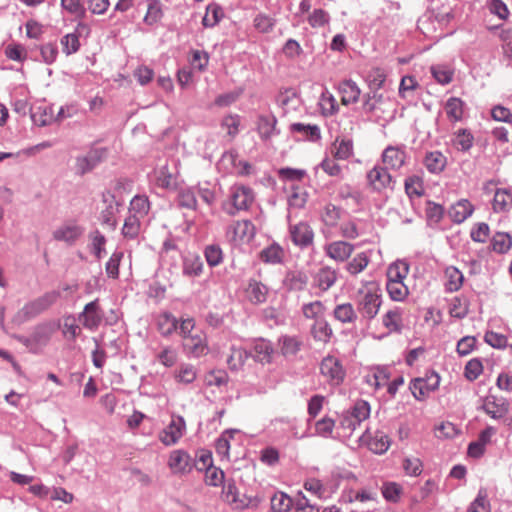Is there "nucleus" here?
Here are the masks:
<instances>
[{"instance_id": "nucleus-61", "label": "nucleus", "mask_w": 512, "mask_h": 512, "mask_svg": "<svg viewBox=\"0 0 512 512\" xmlns=\"http://www.w3.org/2000/svg\"><path fill=\"white\" fill-rule=\"evenodd\" d=\"M512 204V194L507 190L498 189L493 199V209L497 212L504 211L508 204Z\"/></svg>"}, {"instance_id": "nucleus-42", "label": "nucleus", "mask_w": 512, "mask_h": 512, "mask_svg": "<svg viewBox=\"0 0 512 512\" xmlns=\"http://www.w3.org/2000/svg\"><path fill=\"white\" fill-rule=\"evenodd\" d=\"M347 412L358 424H361L370 416V405L367 401L359 399Z\"/></svg>"}, {"instance_id": "nucleus-54", "label": "nucleus", "mask_w": 512, "mask_h": 512, "mask_svg": "<svg viewBox=\"0 0 512 512\" xmlns=\"http://www.w3.org/2000/svg\"><path fill=\"white\" fill-rule=\"evenodd\" d=\"M353 154V142L350 139L336 140L334 143V157L339 160H347Z\"/></svg>"}, {"instance_id": "nucleus-12", "label": "nucleus", "mask_w": 512, "mask_h": 512, "mask_svg": "<svg viewBox=\"0 0 512 512\" xmlns=\"http://www.w3.org/2000/svg\"><path fill=\"white\" fill-rule=\"evenodd\" d=\"M289 233L293 244L300 249H307L313 245L314 231L307 222L291 224Z\"/></svg>"}, {"instance_id": "nucleus-62", "label": "nucleus", "mask_w": 512, "mask_h": 512, "mask_svg": "<svg viewBox=\"0 0 512 512\" xmlns=\"http://www.w3.org/2000/svg\"><path fill=\"white\" fill-rule=\"evenodd\" d=\"M61 45L63 47V52L66 55L76 53L80 48L78 35L76 33L66 34L61 38Z\"/></svg>"}, {"instance_id": "nucleus-27", "label": "nucleus", "mask_w": 512, "mask_h": 512, "mask_svg": "<svg viewBox=\"0 0 512 512\" xmlns=\"http://www.w3.org/2000/svg\"><path fill=\"white\" fill-rule=\"evenodd\" d=\"M337 280V271L329 266L321 267L314 276V284L321 291L329 290Z\"/></svg>"}, {"instance_id": "nucleus-55", "label": "nucleus", "mask_w": 512, "mask_h": 512, "mask_svg": "<svg viewBox=\"0 0 512 512\" xmlns=\"http://www.w3.org/2000/svg\"><path fill=\"white\" fill-rule=\"evenodd\" d=\"M307 21L309 25L314 29L322 28L329 24L330 15L324 9H314L312 13L308 16Z\"/></svg>"}, {"instance_id": "nucleus-38", "label": "nucleus", "mask_w": 512, "mask_h": 512, "mask_svg": "<svg viewBox=\"0 0 512 512\" xmlns=\"http://www.w3.org/2000/svg\"><path fill=\"white\" fill-rule=\"evenodd\" d=\"M440 383V377L435 372L426 374L424 378L418 377V392L421 396L425 397L430 392L435 391Z\"/></svg>"}, {"instance_id": "nucleus-52", "label": "nucleus", "mask_w": 512, "mask_h": 512, "mask_svg": "<svg viewBox=\"0 0 512 512\" xmlns=\"http://www.w3.org/2000/svg\"><path fill=\"white\" fill-rule=\"evenodd\" d=\"M204 256L210 267H216L223 261V251L218 244L207 245L204 249Z\"/></svg>"}, {"instance_id": "nucleus-4", "label": "nucleus", "mask_w": 512, "mask_h": 512, "mask_svg": "<svg viewBox=\"0 0 512 512\" xmlns=\"http://www.w3.org/2000/svg\"><path fill=\"white\" fill-rule=\"evenodd\" d=\"M253 202L254 193L250 187L234 185L230 188L229 202L224 205V209L234 216L239 211L248 210Z\"/></svg>"}, {"instance_id": "nucleus-37", "label": "nucleus", "mask_w": 512, "mask_h": 512, "mask_svg": "<svg viewBox=\"0 0 512 512\" xmlns=\"http://www.w3.org/2000/svg\"><path fill=\"white\" fill-rule=\"evenodd\" d=\"M164 16L160 0H147V12L144 16V23L152 26L158 23Z\"/></svg>"}, {"instance_id": "nucleus-19", "label": "nucleus", "mask_w": 512, "mask_h": 512, "mask_svg": "<svg viewBox=\"0 0 512 512\" xmlns=\"http://www.w3.org/2000/svg\"><path fill=\"white\" fill-rule=\"evenodd\" d=\"M277 342L281 355L286 359H295L303 347V340L297 335H281Z\"/></svg>"}, {"instance_id": "nucleus-28", "label": "nucleus", "mask_w": 512, "mask_h": 512, "mask_svg": "<svg viewBox=\"0 0 512 512\" xmlns=\"http://www.w3.org/2000/svg\"><path fill=\"white\" fill-rule=\"evenodd\" d=\"M339 92L341 94V102L343 105L354 104L359 100L361 90L351 79L344 80L339 84Z\"/></svg>"}, {"instance_id": "nucleus-40", "label": "nucleus", "mask_w": 512, "mask_h": 512, "mask_svg": "<svg viewBox=\"0 0 512 512\" xmlns=\"http://www.w3.org/2000/svg\"><path fill=\"white\" fill-rule=\"evenodd\" d=\"M445 277L447 279L446 289L449 292L458 291L462 287L464 276L456 267L450 266L446 268Z\"/></svg>"}, {"instance_id": "nucleus-47", "label": "nucleus", "mask_w": 512, "mask_h": 512, "mask_svg": "<svg viewBox=\"0 0 512 512\" xmlns=\"http://www.w3.org/2000/svg\"><path fill=\"white\" fill-rule=\"evenodd\" d=\"M444 215V208L440 204L428 201L425 208V218L429 226H436Z\"/></svg>"}, {"instance_id": "nucleus-20", "label": "nucleus", "mask_w": 512, "mask_h": 512, "mask_svg": "<svg viewBox=\"0 0 512 512\" xmlns=\"http://www.w3.org/2000/svg\"><path fill=\"white\" fill-rule=\"evenodd\" d=\"M277 118L274 115L261 114L257 117L256 130L262 141H269L280 133L276 128Z\"/></svg>"}, {"instance_id": "nucleus-53", "label": "nucleus", "mask_w": 512, "mask_h": 512, "mask_svg": "<svg viewBox=\"0 0 512 512\" xmlns=\"http://www.w3.org/2000/svg\"><path fill=\"white\" fill-rule=\"evenodd\" d=\"M124 256L122 251H114L105 264V272L109 278L117 279L119 277V266Z\"/></svg>"}, {"instance_id": "nucleus-59", "label": "nucleus", "mask_w": 512, "mask_h": 512, "mask_svg": "<svg viewBox=\"0 0 512 512\" xmlns=\"http://www.w3.org/2000/svg\"><path fill=\"white\" fill-rule=\"evenodd\" d=\"M369 259L367 255L362 252L357 254L350 262L347 264V270L352 275H357L362 272L368 265Z\"/></svg>"}, {"instance_id": "nucleus-33", "label": "nucleus", "mask_w": 512, "mask_h": 512, "mask_svg": "<svg viewBox=\"0 0 512 512\" xmlns=\"http://www.w3.org/2000/svg\"><path fill=\"white\" fill-rule=\"evenodd\" d=\"M88 238L90 240L89 248L91 254H93L97 260L102 259L106 254L105 245L107 239L105 235L96 229L89 233Z\"/></svg>"}, {"instance_id": "nucleus-41", "label": "nucleus", "mask_w": 512, "mask_h": 512, "mask_svg": "<svg viewBox=\"0 0 512 512\" xmlns=\"http://www.w3.org/2000/svg\"><path fill=\"white\" fill-rule=\"evenodd\" d=\"M424 165L431 173H439L446 165V157L438 151L430 152L424 159Z\"/></svg>"}, {"instance_id": "nucleus-63", "label": "nucleus", "mask_w": 512, "mask_h": 512, "mask_svg": "<svg viewBox=\"0 0 512 512\" xmlns=\"http://www.w3.org/2000/svg\"><path fill=\"white\" fill-rule=\"evenodd\" d=\"M415 90L416 78L413 75L404 76L400 82L399 95L404 99L413 98Z\"/></svg>"}, {"instance_id": "nucleus-26", "label": "nucleus", "mask_w": 512, "mask_h": 512, "mask_svg": "<svg viewBox=\"0 0 512 512\" xmlns=\"http://www.w3.org/2000/svg\"><path fill=\"white\" fill-rule=\"evenodd\" d=\"M308 283V276L304 271H288L283 279V286L289 291H302Z\"/></svg>"}, {"instance_id": "nucleus-48", "label": "nucleus", "mask_w": 512, "mask_h": 512, "mask_svg": "<svg viewBox=\"0 0 512 512\" xmlns=\"http://www.w3.org/2000/svg\"><path fill=\"white\" fill-rule=\"evenodd\" d=\"M140 219L138 216L131 214L126 217L122 227V235L125 238L135 239L138 237L141 227Z\"/></svg>"}, {"instance_id": "nucleus-45", "label": "nucleus", "mask_w": 512, "mask_h": 512, "mask_svg": "<svg viewBox=\"0 0 512 512\" xmlns=\"http://www.w3.org/2000/svg\"><path fill=\"white\" fill-rule=\"evenodd\" d=\"M178 328V320L171 313L165 312L158 319V329L163 336H169Z\"/></svg>"}, {"instance_id": "nucleus-51", "label": "nucleus", "mask_w": 512, "mask_h": 512, "mask_svg": "<svg viewBox=\"0 0 512 512\" xmlns=\"http://www.w3.org/2000/svg\"><path fill=\"white\" fill-rule=\"evenodd\" d=\"M197 378V370L192 364H181L175 373V379L182 384H191Z\"/></svg>"}, {"instance_id": "nucleus-34", "label": "nucleus", "mask_w": 512, "mask_h": 512, "mask_svg": "<svg viewBox=\"0 0 512 512\" xmlns=\"http://www.w3.org/2000/svg\"><path fill=\"white\" fill-rule=\"evenodd\" d=\"M249 357L250 354L246 349L232 346L226 362L231 371H239Z\"/></svg>"}, {"instance_id": "nucleus-43", "label": "nucleus", "mask_w": 512, "mask_h": 512, "mask_svg": "<svg viewBox=\"0 0 512 512\" xmlns=\"http://www.w3.org/2000/svg\"><path fill=\"white\" fill-rule=\"evenodd\" d=\"M303 487L306 491H308L311 495L315 496L320 500L327 499L329 497L328 489L324 486V484L316 478H308Z\"/></svg>"}, {"instance_id": "nucleus-16", "label": "nucleus", "mask_w": 512, "mask_h": 512, "mask_svg": "<svg viewBox=\"0 0 512 512\" xmlns=\"http://www.w3.org/2000/svg\"><path fill=\"white\" fill-rule=\"evenodd\" d=\"M254 236L255 226L249 220L236 221L228 226L226 231V237L235 244L248 241Z\"/></svg>"}, {"instance_id": "nucleus-57", "label": "nucleus", "mask_w": 512, "mask_h": 512, "mask_svg": "<svg viewBox=\"0 0 512 512\" xmlns=\"http://www.w3.org/2000/svg\"><path fill=\"white\" fill-rule=\"evenodd\" d=\"M275 19L269 15L259 13L253 20L255 29L260 33H269L275 26Z\"/></svg>"}, {"instance_id": "nucleus-15", "label": "nucleus", "mask_w": 512, "mask_h": 512, "mask_svg": "<svg viewBox=\"0 0 512 512\" xmlns=\"http://www.w3.org/2000/svg\"><path fill=\"white\" fill-rule=\"evenodd\" d=\"M84 227L75 221L67 222L53 231V238L56 241L65 242L67 245H74L84 234Z\"/></svg>"}, {"instance_id": "nucleus-17", "label": "nucleus", "mask_w": 512, "mask_h": 512, "mask_svg": "<svg viewBox=\"0 0 512 512\" xmlns=\"http://www.w3.org/2000/svg\"><path fill=\"white\" fill-rule=\"evenodd\" d=\"M102 316L99 300L95 299L84 306L83 311L79 314V320L85 328L95 330L100 326Z\"/></svg>"}, {"instance_id": "nucleus-9", "label": "nucleus", "mask_w": 512, "mask_h": 512, "mask_svg": "<svg viewBox=\"0 0 512 512\" xmlns=\"http://www.w3.org/2000/svg\"><path fill=\"white\" fill-rule=\"evenodd\" d=\"M194 465H196L195 459L183 449L174 450L169 455L168 467L175 475H186L190 473Z\"/></svg>"}, {"instance_id": "nucleus-58", "label": "nucleus", "mask_w": 512, "mask_h": 512, "mask_svg": "<svg viewBox=\"0 0 512 512\" xmlns=\"http://www.w3.org/2000/svg\"><path fill=\"white\" fill-rule=\"evenodd\" d=\"M61 7L76 18H84L86 9L81 0H61Z\"/></svg>"}, {"instance_id": "nucleus-32", "label": "nucleus", "mask_w": 512, "mask_h": 512, "mask_svg": "<svg viewBox=\"0 0 512 512\" xmlns=\"http://www.w3.org/2000/svg\"><path fill=\"white\" fill-rule=\"evenodd\" d=\"M334 318L342 324H352L358 320V313L351 303H342L335 306Z\"/></svg>"}, {"instance_id": "nucleus-11", "label": "nucleus", "mask_w": 512, "mask_h": 512, "mask_svg": "<svg viewBox=\"0 0 512 512\" xmlns=\"http://www.w3.org/2000/svg\"><path fill=\"white\" fill-rule=\"evenodd\" d=\"M359 441L366 445L371 452L378 455L384 454L391 445L389 436L380 430H377L372 434L368 429H366L360 436Z\"/></svg>"}, {"instance_id": "nucleus-30", "label": "nucleus", "mask_w": 512, "mask_h": 512, "mask_svg": "<svg viewBox=\"0 0 512 512\" xmlns=\"http://www.w3.org/2000/svg\"><path fill=\"white\" fill-rule=\"evenodd\" d=\"M203 267V261L197 254H188L183 258L182 272L187 277H199Z\"/></svg>"}, {"instance_id": "nucleus-14", "label": "nucleus", "mask_w": 512, "mask_h": 512, "mask_svg": "<svg viewBox=\"0 0 512 512\" xmlns=\"http://www.w3.org/2000/svg\"><path fill=\"white\" fill-rule=\"evenodd\" d=\"M248 352L250 357H252L256 362L265 365L272 363L275 350L273 343L270 340L265 338H256L252 340L250 351Z\"/></svg>"}, {"instance_id": "nucleus-18", "label": "nucleus", "mask_w": 512, "mask_h": 512, "mask_svg": "<svg viewBox=\"0 0 512 512\" xmlns=\"http://www.w3.org/2000/svg\"><path fill=\"white\" fill-rule=\"evenodd\" d=\"M183 347L191 357L199 358L206 355L208 343L205 333L202 330H196L192 336L186 337Z\"/></svg>"}, {"instance_id": "nucleus-5", "label": "nucleus", "mask_w": 512, "mask_h": 512, "mask_svg": "<svg viewBox=\"0 0 512 512\" xmlns=\"http://www.w3.org/2000/svg\"><path fill=\"white\" fill-rule=\"evenodd\" d=\"M367 183L369 187L376 192H381L386 189H393L395 181L393 176L389 173V169L381 163L367 172Z\"/></svg>"}, {"instance_id": "nucleus-31", "label": "nucleus", "mask_w": 512, "mask_h": 512, "mask_svg": "<svg viewBox=\"0 0 512 512\" xmlns=\"http://www.w3.org/2000/svg\"><path fill=\"white\" fill-rule=\"evenodd\" d=\"M222 495L228 503L235 504L236 508H244L249 505L244 499L240 498L239 491L232 479L225 480L223 483Z\"/></svg>"}, {"instance_id": "nucleus-22", "label": "nucleus", "mask_w": 512, "mask_h": 512, "mask_svg": "<svg viewBox=\"0 0 512 512\" xmlns=\"http://www.w3.org/2000/svg\"><path fill=\"white\" fill-rule=\"evenodd\" d=\"M482 408L491 418L500 419L507 414L509 405L504 398L489 395L484 399Z\"/></svg>"}, {"instance_id": "nucleus-36", "label": "nucleus", "mask_w": 512, "mask_h": 512, "mask_svg": "<svg viewBox=\"0 0 512 512\" xmlns=\"http://www.w3.org/2000/svg\"><path fill=\"white\" fill-rule=\"evenodd\" d=\"M325 310L326 308L320 300L304 303L301 307L304 318L314 322L325 317Z\"/></svg>"}, {"instance_id": "nucleus-3", "label": "nucleus", "mask_w": 512, "mask_h": 512, "mask_svg": "<svg viewBox=\"0 0 512 512\" xmlns=\"http://www.w3.org/2000/svg\"><path fill=\"white\" fill-rule=\"evenodd\" d=\"M60 292L53 290L44 293L36 299L26 303L15 315L14 321L18 324L27 322L48 310L60 298Z\"/></svg>"}, {"instance_id": "nucleus-25", "label": "nucleus", "mask_w": 512, "mask_h": 512, "mask_svg": "<svg viewBox=\"0 0 512 512\" xmlns=\"http://www.w3.org/2000/svg\"><path fill=\"white\" fill-rule=\"evenodd\" d=\"M354 246L346 241H334L325 247L326 254L336 260L343 262L350 257Z\"/></svg>"}, {"instance_id": "nucleus-8", "label": "nucleus", "mask_w": 512, "mask_h": 512, "mask_svg": "<svg viewBox=\"0 0 512 512\" xmlns=\"http://www.w3.org/2000/svg\"><path fill=\"white\" fill-rule=\"evenodd\" d=\"M106 157V148H92L87 154L76 158L75 171L79 175H85L103 162Z\"/></svg>"}, {"instance_id": "nucleus-64", "label": "nucleus", "mask_w": 512, "mask_h": 512, "mask_svg": "<svg viewBox=\"0 0 512 512\" xmlns=\"http://www.w3.org/2000/svg\"><path fill=\"white\" fill-rule=\"evenodd\" d=\"M467 512H491L490 502L485 492L480 491L476 499L470 504Z\"/></svg>"}, {"instance_id": "nucleus-46", "label": "nucleus", "mask_w": 512, "mask_h": 512, "mask_svg": "<svg viewBox=\"0 0 512 512\" xmlns=\"http://www.w3.org/2000/svg\"><path fill=\"white\" fill-rule=\"evenodd\" d=\"M223 16V9L217 4H210L206 8L205 16L202 19L204 27L212 28L216 26Z\"/></svg>"}, {"instance_id": "nucleus-7", "label": "nucleus", "mask_w": 512, "mask_h": 512, "mask_svg": "<svg viewBox=\"0 0 512 512\" xmlns=\"http://www.w3.org/2000/svg\"><path fill=\"white\" fill-rule=\"evenodd\" d=\"M103 208L100 211L99 220L102 225L114 230L117 226L116 215L119 211L120 203L111 191L102 193Z\"/></svg>"}, {"instance_id": "nucleus-23", "label": "nucleus", "mask_w": 512, "mask_h": 512, "mask_svg": "<svg viewBox=\"0 0 512 512\" xmlns=\"http://www.w3.org/2000/svg\"><path fill=\"white\" fill-rule=\"evenodd\" d=\"M269 288L256 279H250L246 288V295L250 303L263 304L267 300Z\"/></svg>"}, {"instance_id": "nucleus-44", "label": "nucleus", "mask_w": 512, "mask_h": 512, "mask_svg": "<svg viewBox=\"0 0 512 512\" xmlns=\"http://www.w3.org/2000/svg\"><path fill=\"white\" fill-rule=\"evenodd\" d=\"M464 103L460 98L451 97L445 103V112L452 121H459L463 116Z\"/></svg>"}, {"instance_id": "nucleus-39", "label": "nucleus", "mask_w": 512, "mask_h": 512, "mask_svg": "<svg viewBox=\"0 0 512 512\" xmlns=\"http://www.w3.org/2000/svg\"><path fill=\"white\" fill-rule=\"evenodd\" d=\"M150 210V202L146 195H135L130 201L129 212L139 218L145 217Z\"/></svg>"}, {"instance_id": "nucleus-10", "label": "nucleus", "mask_w": 512, "mask_h": 512, "mask_svg": "<svg viewBox=\"0 0 512 512\" xmlns=\"http://www.w3.org/2000/svg\"><path fill=\"white\" fill-rule=\"evenodd\" d=\"M320 372L334 386L340 385L345 378V370L341 362L333 356H327L322 359Z\"/></svg>"}, {"instance_id": "nucleus-24", "label": "nucleus", "mask_w": 512, "mask_h": 512, "mask_svg": "<svg viewBox=\"0 0 512 512\" xmlns=\"http://www.w3.org/2000/svg\"><path fill=\"white\" fill-rule=\"evenodd\" d=\"M473 211L474 206L467 199H461L449 208L448 216L454 223L460 224L470 217Z\"/></svg>"}, {"instance_id": "nucleus-60", "label": "nucleus", "mask_w": 512, "mask_h": 512, "mask_svg": "<svg viewBox=\"0 0 512 512\" xmlns=\"http://www.w3.org/2000/svg\"><path fill=\"white\" fill-rule=\"evenodd\" d=\"M512 245V239L507 233H496L492 239L493 250L498 253L507 252Z\"/></svg>"}, {"instance_id": "nucleus-6", "label": "nucleus", "mask_w": 512, "mask_h": 512, "mask_svg": "<svg viewBox=\"0 0 512 512\" xmlns=\"http://www.w3.org/2000/svg\"><path fill=\"white\" fill-rule=\"evenodd\" d=\"M381 296L376 292H366L359 296L357 301V313L360 321H370L378 313L381 306Z\"/></svg>"}, {"instance_id": "nucleus-49", "label": "nucleus", "mask_w": 512, "mask_h": 512, "mask_svg": "<svg viewBox=\"0 0 512 512\" xmlns=\"http://www.w3.org/2000/svg\"><path fill=\"white\" fill-rule=\"evenodd\" d=\"M290 129L294 133H301L308 136L310 140L315 141L321 138V131L318 125L315 124H304V123H293Z\"/></svg>"}, {"instance_id": "nucleus-2", "label": "nucleus", "mask_w": 512, "mask_h": 512, "mask_svg": "<svg viewBox=\"0 0 512 512\" xmlns=\"http://www.w3.org/2000/svg\"><path fill=\"white\" fill-rule=\"evenodd\" d=\"M57 327L53 322L37 324L29 336L14 335L13 338L23 344L29 352L39 354L49 344Z\"/></svg>"}, {"instance_id": "nucleus-29", "label": "nucleus", "mask_w": 512, "mask_h": 512, "mask_svg": "<svg viewBox=\"0 0 512 512\" xmlns=\"http://www.w3.org/2000/svg\"><path fill=\"white\" fill-rule=\"evenodd\" d=\"M310 334L316 342L327 344L333 336V330L324 317L311 325Z\"/></svg>"}, {"instance_id": "nucleus-1", "label": "nucleus", "mask_w": 512, "mask_h": 512, "mask_svg": "<svg viewBox=\"0 0 512 512\" xmlns=\"http://www.w3.org/2000/svg\"><path fill=\"white\" fill-rule=\"evenodd\" d=\"M409 272V264L405 260H396L387 269L386 289L391 299L402 301L408 295V288L403 283Z\"/></svg>"}, {"instance_id": "nucleus-56", "label": "nucleus", "mask_w": 512, "mask_h": 512, "mask_svg": "<svg viewBox=\"0 0 512 512\" xmlns=\"http://www.w3.org/2000/svg\"><path fill=\"white\" fill-rule=\"evenodd\" d=\"M474 137L466 129H460L453 139L454 146L461 151L469 150L473 145Z\"/></svg>"}, {"instance_id": "nucleus-21", "label": "nucleus", "mask_w": 512, "mask_h": 512, "mask_svg": "<svg viewBox=\"0 0 512 512\" xmlns=\"http://www.w3.org/2000/svg\"><path fill=\"white\" fill-rule=\"evenodd\" d=\"M407 155L405 151L399 147L388 146L382 153V163L391 170L400 169L406 162Z\"/></svg>"}, {"instance_id": "nucleus-35", "label": "nucleus", "mask_w": 512, "mask_h": 512, "mask_svg": "<svg viewBox=\"0 0 512 512\" xmlns=\"http://www.w3.org/2000/svg\"><path fill=\"white\" fill-rule=\"evenodd\" d=\"M284 251L283 248L277 244L273 243L260 252V260L266 264L276 265L280 264L283 261Z\"/></svg>"}, {"instance_id": "nucleus-50", "label": "nucleus", "mask_w": 512, "mask_h": 512, "mask_svg": "<svg viewBox=\"0 0 512 512\" xmlns=\"http://www.w3.org/2000/svg\"><path fill=\"white\" fill-rule=\"evenodd\" d=\"M270 503L273 512H287L292 506V499L284 492H275Z\"/></svg>"}, {"instance_id": "nucleus-13", "label": "nucleus", "mask_w": 512, "mask_h": 512, "mask_svg": "<svg viewBox=\"0 0 512 512\" xmlns=\"http://www.w3.org/2000/svg\"><path fill=\"white\" fill-rule=\"evenodd\" d=\"M186 422L182 416H172L170 423L160 433L159 439L165 446L175 445L184 435Z\"/></svg>"}]
</instances>
